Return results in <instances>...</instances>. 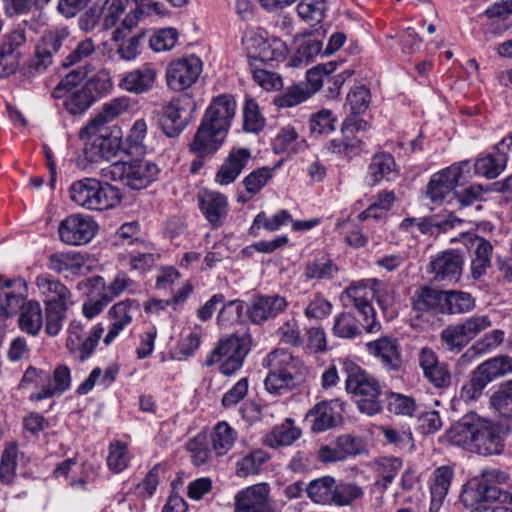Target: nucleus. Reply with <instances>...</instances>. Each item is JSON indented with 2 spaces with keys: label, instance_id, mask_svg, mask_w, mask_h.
<instances>
[{
  "label": "nucleus",
  "instance_id": "63",
  "mask_svg": "<svg viewBox=\"0 0 512 512\" xmlns=\"http://www.w3.org/2000/svg\"><path fill=\"white\" fill-rule=\"evenodd\" d=\"M265 125V120L254 99H247L243 107V129L248 133H258Z\"/></svg>",
  "mask_w": 512,
  "mask_h": 512
},
{
  "label": "nucleus",
  "instance_id": "50",
  "mask_svg": "<svg viewBox=\"0 0 512 512\" xmlns=\"http://www.w3.org/2000/svg\"><path fill=\"white\" fill-rule=\"evenodd\" d=\"M270 459L268 453L261 449H256L244 455L237 460L235 472L238 477H247L260 472L263 465Z\"/></svg>",
  "mask_w": 512,
  "mask_h": 512
},
{
  "label": "nucleus",
  "instance_id": "10",
  "mask_svg": "<svg viewBox=\"0 0 512 512\" xmlns=\"http://www.w3.org/2000/svg\"><path fill=\"white\" fill-rule=\"evenodd\" d=\"M196 103L188 94L180 95L169 101L164 107L161 125L166 136L179 135L193 118Z\"/></svg>",
  "mask_w": 512,
  "mask_h": 512
},
{
  "label": "nucleus",
  "instance_id": "14",
  "mask_svg": "<svg viewBox=\"0 0 512 512\" xmlns=\"http://www.w3.org/2000/svg\"><path fill=\"white\" fill-rule=\"evenodd\" d=\"M373 288H370L365 281L351 283L344 291L345 297L357 310L361 319H363V327L367 333L378 332L381 328L380 323L376 320V313L370 303L373 296Z\"/></svg>",
  "mask_w": 512,
  "mask_h": 512
},
{
  "label": "nucleus",
  "instance_id": "42",
  "mask_svg": "<svg viewBox=\"0 0 512 512\" xmlns=\"http://www.w3.org/2000/svg\"><path fill=\"white\" fill-rule=\"evenodd\" d=\"M475 308V299L468 292L447 290L443 294L442 314L468 313Z\"/></svg>",
  "mask_w": 512,
  "mask_h": 512
},
{
  "label": "nucleus",
  "instance_id": "22",
  "mask_svg": "<svg viewBox=\"0 0 512 512\" xmlns=\"http://www.w3.org/2000/svg\"><path fill=\"white\" fill-rule=\"evenodd\" d=\"M462 237L464 244L473 249L470 266L471 275L473 279H480L491 266L493 246L485 238L472 233H465Z\"/></svg>",
  "mask_w": 512,
  "mask_h": 512
},
{
  "label": "nucleus",
  "instance_id": "20",
  "mask_svg": "<svg viewBox=\"0 0 512 512\" xmlns=\"http://www.w3.org/2000/svg\"><path fill=\"white\" fill-rule=\"evenodd\" d=\"M38 294L43 298L45 307L72 305V294L58 279L48 273L35 278Z\"/></svg>",
  "mask_w": 512,
  "mask_h": 512
},
{
  "label": "nucleus",
  "instance_id": "52",
  "mask_svg": "<svg viewBox=\"0 0 512 512\" xmlns=\"http://www.w3.org/2000/svg\"><path fill=\"white\" fill-rule=\"evenodd\" d=\"M287 46L284 41L277 37H271L262 42L259 46L258 52L253 56V62L269 63L273 61H280L285 57Z\"/></svg>",
  "mask_w": 512,
  "mask_h": 512
},
{
  "label": "nucleus",
  "instance_id": "54",
  "mask_svg": "<svg viewBox=\"0 0 512 512\" xmlns=\"http://www.w3.org/2000/svg\"><path fill=\"white\" fill-rule=\"evenodd\" d=\"M131 460V454L126 443L113 441L109 445L107 466L114 473H120L125 470Z\"/></svg>",
  "mask_w": 512,
  "mask_h": 512
},
{
  "label": "nucleus",
  "instance_id": "8",
  "mask_svg": "<svg viewBox=\"0 0 512 512\" xmlns=\"http://www.w3.org/2000/svg\"><path fill=\"white\" fill-rule=\"evenodd\" d=\"M508 474L499 469L484 470L479 480L468 483L461 494V501L465 506H473L480 501H508L512 504V493H502L495 484H503L508 481Z\"/></svg>",
  "mask_w": 512,
  "mask_h": 512
},
{
  "label": "nucleus",
  "instance_id": "41",
  "mask_svg": "<svg viewBox=\"0 0 512 512\" xmlns=\"http://www.w3.org/2000/svg\"><path fill=\"white\" fill-rule=\"evenodd\" d=\"M147 123L143 118L137 119L131 126L125 139L122 138L123 153L128 156H142L146 152L144 143L147 135Z\"/></svg>",
  "mask_w": 512,
  "mask_h": 512
},
{
  "label": "nucleus",
  "instance_id": "40",
  "mask_svg": "<svg viewBox=\"0 0 512 512\" xmlns=\"http://www.w3.org/2000/svg\"><path fill=\"white\" fill-rule=\"evenodd\" d=\"M237 439V431L228 422H218L210 437L212 450L217 456H224L233 448Z\"/></svg>",
  "mask_w": 512,
  "mask_h": 512
},
{
  "label": "nucleus",
  "instance_id": "5",
  "mask_svg": "<svg viewBox=\"0 0 512 512\" xmlns=\"http://www.w3.org/2000/svg\"><path fill=\"white\" fill-rule=\"evenodd\" d=\"M85 76L83 69L72 70L52 91V97L62 100V105L72 115L84 113L95 100Z\"/></svg>",
  "mask_w": 512,
  "mask_h": 512
},
{
  "label": "nucleus",
  "instance_id": "26",
  "mask_svg": "<svg viewBox=\"0 0 512 512\" xmlns=\"http://www.w3.org/2000/svg\"><path fill=\"white\" fill-rule=\"evenodd\" d=\"M287 305L286 299L279 295L257 296L252 299L246 312L252 323L262 324L283 312Z\"/></svg>",
  "mask_w": 512,
  "mask_h": 512
},
{
  "label": "nucleus",
  "instance_id": "2",
  "mask_svg": "<svg viewBox=\"0 0 512 512\" xmlns=\"http://www.w3.org/2000/svg\"><path fill=\"white\" fill-rule=\"evenodd\" d=\"M262 366L268 369L264 379L265 388L275 395L292 390L300 381L304 369L302 362L285 349H275L268 353Z\"/></svg>",
  "mask_w": 512,
  "mask_h": 512
},
{
  "label": "nucleus",
  "instance_id": "51",
  "mask_svg": "<svg viewBox=\"0 0 512 512\" xmlns=\"http://www.w3.org/2000/svg\"><path fill=\"white\" fill-rule=\"evenodd\" d=\"M185 449L190 454L191 463L196 467L205 465L211 458L210 441L204 433H199L189 439L185 444Z\"/></svg>",
  "mask_w": 512,
  "mask_h": 512
},
{
  "label": "nucleus",
  "instance_id": "55",
  "mask_svg": "<svg viewBox=\"0 0 512 512\" xmlns=\"http://www.w3.org/2000/svg\"><path fill=\"white\" fill-rule=\"evenodd\" d=\"M322 41L314 38L305 39L290 58V65L305 66L322 52Z\"/></svg>",
  "mask_w": 512,
  "mask_h": 512
},
{
  "label": "nucleus",
  "instance_id": "53",
  "mask_svg": "<svg viewBox=\"0 0 512 512\" xmlns=\"http://www.w3.org/2000/svg\"><path fill=\"white\" fill-rule=\"evenodd\" d=\"M440 340L445 350L452 353H459L470 342L459 322L444 328Z\"/></svg>",
  "mask_w": 512,
  "mask_h": 512
},
{
  "label": "nucleus",
  "instance_id": "1",
  "mask_svg": "<svg viewBox=\"0 0 512 512\" xmlns=\"http://www.w3.org/2000/svg\"><path fill=\"white\" fill-rule=\"evenodd\" d=\"M448 437L453 444L485 456L500 454L504 448L499 426L475 413L463 416Z\"/></svg>",
  "mask_w": 512,
  "mask_h": 512
},
{
  "label": "nucleus",
  "instance_id": "64",
  "mask_svg": "<svg viewBox=\"0 0 512 512\" xmlns=\"http://www.w3.org/2000/svg\"><path fill=\"white\" fill-rule=\"evenodd\" d=\"M492 406L503 417H512V379L501 385L491 397Z\"/></svg>",
  "mask_w": 512,
  "mask_h": 512
},
{
  "label": "nucleus",
  "instance_id": "19",
  "mask_svg": "<svg viewBox=\"0 0 512 512\" xmlns=\"http://www.w3.org/2000/svg\"><path fill=\"white\" fill-rule=\"evenodd\" d=\"M2 280L0 276V319H7L17 314L25 302L27 283L22 278Z\"/></svg>",
  "mask_w": 512,
  "mask_h": 512
},
{
  "label": "nucleus",
  "instance_id": "18",
  "mask_svg": "<svg viewBox=\"0 0 512 512\" xmlns=\"http://www.w3.org/2000/svg\"><path fill=\"white\" fill-rule=\"evenodd\" d=\"M417 359L424 377L434 387L445 388L451 384L448 365L439 360L437 353L431 347H422Z\"/></svg>",
  "mask_w": 512,
  "mask_h": 512
},
{
  "label": "nucleus",
  "instance_id": "4",
  "mask_svg": "<svg viewBox=\"0 0 512 512\" xmlns=\"http://www.w3.org/2000/svg\"><path fill=\"white\" fill-rule=\"evenodd\" d=\"M70 199L84 209L95 211L111 209L120 202L116 188L94 178L75 181L70 187Z\"/></svg>",
  "mask_w": 512,
  "mask_h": 512
},
{
  "label": "nucleus",
  "instance_id": "46",
  "mask_svg": "<svg viewBox=\"0 0 512 512\" xmlns=\"http://www.w3.org/2000/svg\"><path fill=\"white\" fill-rule=\"evenodd\" d=\"M363 319L360 321L350 312H341L334 318L332 332L334 336L342 339H354L361 335Z\"/></svg>",
  "mask_w": 512,
  "mask_h": 512
},
{
  "label": "nucleus",
  "instance_id": "25",
  "mask_svg": "<svg viewBox=\"0 0 512 512\" xmlns=\"http://www.w3.org/2000/svg\"><path fill=\"white\" fill-rule=\"evenodd\" d=\"M226 136L224 133H220L219 130L201 121L189 144V150L199 159L211 156L218 151Z\"/></svg>",
  "mask_w": 512,
  "mask_h": 512
},
{
  "label": "nucleus",
  "instance_id": "15",
  "mask_svg": "<svg viewBox=\"0 0 512 512\" xmlns=\"http://www.w3.org/2000/svg\"><path fill=\"white\" fill-rule=\"evenodd\" d=\"M510 150H512V133L496 144L493 152L476 159L475 174L486 179L497 178L506 168Z\"/></svg>",
  "mask_w": 512,
  "mask_h": 512
},
{
  "label": "nucleus",
  "instance_id": "24",
  "mask_svg": "<svg viewBox=\"0 0 512 512\" xmlns=\"http://www.w3.org/2000/svg\"><path fill=\"white\" fill-rule=\"evenodd\" d=\"M138 302L133 299H126L114 304L108 311L110 327L103 339L106 346L110 345L122 331L133 321V315L138 310Z\"/></svg>",
  "mask_w": 512,
  "mask_h": 512
},
{
  "label": "nucleus",
  "instance_id": "30",
  "mask_svg": "<svg viewBox=\"0 0 512 512\" xmlns=\"http://www.w3.org/2000/svg\"><path fill=\"white\" fill-rule=\"evenodd\" d=\"M198 202L207 221L219 227L228 213L227 197L218 191L203 189L198 193Z\"/></svg>",
  "mask_w": 512,
  "mask_h": 512
},
{
  "label": "nucleus",
  "instance_id": "45",
  "mask_svg": "<svg viewBox=\"0 0 512 512\" xmlns=\"http://www.w3.org/2000/svg\"><path fill=\"white\" fill-rule=\"evenodd\" d=\"M334 487L335 479L330 476H323L310 481L305 491L312 502L330 505L333 504Z\"/></svg>",
  "mask_w": 512,
  "mask_h": 512
},
{
  "label": "nucleus",
  "instance_id": "47",
  "mask_svg": "<svg viewBox=\"0 0 512 512\" xmlns=\"http://www.w3.org/2000/svg\"><path fill=\"white\" fill-rule=\"evenodd\" d=\"M489 383L496 378L512 373V357L499 355L485 360L476 368Z\"/></svg>",
  "mask_w": 512,
  "mask_h": 512
},
{
  "label": "nucleus",
  "instance_id": "3",
  "mask_svg": "<svg viewBox=\"0 0 512 512\" xmlns=\"http://www.w3.org/2000/svg\"><path fill=\"white\" fill-rule=\"evenodd\" d=\"M86 137L84 152L91 161L97 158L110 160L123 153L122 131L117 126L109 130L101 120H92L80 131V138Z\"/></svg>",
  "mask_w": 512,
  "mask_h": 512
},
{
  "label": "nucleus",
  "instance_id": "44",
  "mask_svg": "<svg viewBox=\"0 0 512 512\" xmlns=\"http://www.w3.org/2000/svg\"><path fill=\"white\" fill-rule=\"evenodd\" d=\"M402 467L403 462L398 457H381L377 459L374 462V471L377 479L373 487H382V490H386Z\"/></svg>",
  "mask_w": 512,
  "mask_h": 512
},
{
  "label": "nucleus",
  "instance_id": "34",
  "mask_svg": "<svg viewBox=\"0 0 512 512\" xmlns=\"http://www.w3.org/2000/svg\"><path fill=\"white\" fill-rule=\"evenodd\" d=\"M158 173V167L150 161L126 163L125 185L134 190L144 189L156 180Z\"/></svg>",
  "mask_w": 512,
  "mask_h": 512
},
{
  "label": "nucleus",
  "instance_id": "57",
  "mask_svg": "<svg viewBox=\"0 0 512 512\" xmlns=\"http://www.w3.org/2000/svg\"><path fill=\"white\" fill-rule=\"evenodd\" d=\"M139 290V284L123 271L118 272L114 279L103 288L112 301L123 293L136 294Z\"/></svg>",
  "mask_w": 512,
  "mask_h": 512
},
{
  "label": "nucleus",
  "instance_id": "33",
  "mask_svg": "<svg viewBox=\"0 0 512 512\" xmlns=\"http://www.w3.org/2000/svg\"><path fill=\"white\" fill-rule=\"evenodd\" d=\"M453 478L454 471L450 466L444 465L434 470L429 480L430 512L439 511L448 495Z\"/></svg>",
  "mask_w": 512,
  "mask_h": 512
},
{
  "label": "nucleus",
  "instance_id": "23",
  "mask_svg": "<svg viewBox=\"0 0 512 512\" xmlns=\"http://www.w3.org/2000/svg\"><path fill=\"white\" fill-rule=\"evenodd\" d=\"M251 152L247 148L233 147L217 170L214 181L218 185L232 184L251 161Z\"/></svg>",
  "mask_w": 512,
  "mask_h": 512
},
{
  "label": "nucleus",
  "instance_id": "48",
  "mask_svg": "<svg viewBox=\"0 0 512 512\" xmlns=\"http://www.w3.org/2000/svg\"><path fill=\"white\" fill-rule=\"evenodd\" d=\"M396 201L393 191H381L377 194L374 202L358 215L360 221L367 219L380 220L387 216Z\"/></svg>",
  "mask_w": 512,
  "mask_h": 512
},
{
  "label": "nucleus",
  "instance_id": "9",
  "mask_svg": "<svg viewBox=\"0 0 512 512\" xmlns=\"http://www.w3.org/2000/svg\"><path fill=\"white\" fill-rule=\"evenodd\" d=\"M469 161H461L435 173L427 186V196L432 202L439 203L453 199L457 187L464 185L471 177Z\"/></svg>",
  "mask_w": 512,
  "mask_h": 512
},
{
  "label": "nucleus",
  "instance_id": "21",
  "mask_svg": "<svg viewBox=\"0 0 512 512\" xmlns=\"http://www.w3.org/2000/svg\"><path fill=\"white\" fill-rule=\"evenodd\" d=\"M342 410L343 403L339 400L322 401L308 411L306 419L311 424V430L320 433L336 426Z\"/></svg>",
  "mask_w": 512,
  "mask_h": 512
},
{
  "label": "nucleus",
  "instance_id": "38",
  "mask_svg": "<svg viewBox=\"0 0 512 512\" xmlns=\"http://www.w3.org/2000/svg\"><path fill=\"white\" fill-rule=\"evenodd\" d=\"M396 173V163L390 153L381 152L374 155L368 167L367 180L372 186L380 183L381 180H390Z\"/></svg>",
  "mask_w": 512,
  "mask_h": 512
},
{
  "label": "nucleus",
  "instance_id": "61",
  "mask_svg": "<svg viewBox=\"0 0 512 512\" xmlns=\"http://www.w3.org/2000/svg\"><path fill=\"white\" fill-rule=\"evenodd\" d=\"M178 36L172 27L156 29L149 38V47L157 53L169 51L175 46Z\"/></svg>",
  "mask_w": 512,
  "mask_h": 512
},
{
  "label": "nucleus",
  "instance_id": "29",
  "mask_svg": "<svg viewBox=\"0 0 512 512\" xmlns=\"http://www.w3.org/2000/svg\"><path fill=\"white\" fill-rule=\"evenodd\" d=\"M251 338L247 334L231 335L219 340L218 345L206 357V366H212L223 358L242 357L245 358L250 351Z\"/></svg>",
  "mask_w": 512,
  "mask_h": 512
},
{
  "label": "nucleus",
  "instance_id": "56",
  "mask_svg": "<svg viewBox=\"0 0 512 512\" xmlns=\"http://www.w3.org/2000/svg\"><path fill=\"white\" fill-rule=\"evenodd\" d=\"M274 172L275 168L264 166L253 170L244 177L242 184L250 198L257 195L268 184L273 178Z\"/></svg>",
  "mask_w": 512,
  "mask_h": 512
},
{
  "label": "nucleus",
  "instance_id": "62",
  "mask_svg": "<svg viewBox=\"0 0 512 512\" xmlns=\"http://www.w3.org/2000/svg\"><path fill=\"white\" fill-rule=\"evenodd\" d=\"M245 310V304L241 300H230L224 302L217 315V324L222 327H229L239 323Z\"/></svg>",
  "mask_w": 512,
  "mask_h": 512
},
{
  "label": "nucleus",
  "instance_id": "39",
  "mask_svg": "<svg viewBox=\"0 0 512 512\" xmlns=\"http://www.w3.org/2000/svg\"><path fill=\"white\" fill-rule=\"evenodd\" d=\"M19 316L20 329L32 336H37L43 327V314L40 303L36 300H29L21 306Z\"/></svg>",
  "mask_w": 512,
  "mask_h": 512
},
{
  "label": "nucleus",
  "instance_id": "37",
  "mask_svg": "<svg viewBox=\"0 0 512 512\" xmlns=\"http://www.w3.org/2000/svg\"><path fill=\"white\" fill-rule=\"evenodd\" d=\"M339 268L326 254H320L308 260L303 269V276L306 280H331L338 274Z\"/></svg>",
  "mask_w": 512,
  "mask_h": 512
},
{
  "label": "nucleus",
  "instance_id": "7",
  "mask_svg": "<svg viewBox=\"0 0 512 512\" xmlns=\"http://www.w3.org/2000/svg\"><path fill=\"white\" fill-rule=\"evenodd\" d=\"M73 39L66 27L47 31L36 46L35 57L31 60V72L41 73L54 63V57L63 58L64 53L72 48Z\"/></svg>",
  "mask_w": 512,
  "mask_h": 512
},
{
  "label": "nucleus",
  "instance_id": "27",
  "mask_svg": "<svg viewBox=\"0 0 512 512\" xmlns=\"http://www.w3.org/2000/svg\"><path fill=\"white\" fill-rule=\"evenodd\" d=\"M463 263L462 256L457 252H442L430 263L434 280L446 283L458 282L462 274Z\"/></svg>",
  "mask_w": 512,
  "mask_h": 512
},
{
  "label": "nucleus",
  "instance_id": "11",
  "mask_svg": "<svg viewBox=\"0 0 512 512\" xmlns=\"http://www.w3.org/2000/svg\"><path fill=\"white\" fill-rule=\"evenodd\" d=\"M103 332L104 327L97 324L86 333L84 325L73 320L67 329L66 348L75 359L83 362L94 353Z\"/></svg>",
  "mask_w": 512,
  "mask_h": 512
},
{
  "label": "nucleus",
  "instance_id": "17",
  "mask_svg": "<svg viewBox=\"0 0 512 512\" xmlns=\"http://www.w3.org/2000/svg\"><path fill=\"white\" fill-rule=\"evenodd\" d=\"M270 486L258 483L238 491L234 496V512H274L269 503Z\"/></svg>",
  "mask_w": 512,
  "mask_h": 512
},
{
  "label": "nucleus",
  "instance_id": "6",
  "mask_svg": "<svg viewBox=\"0 0 512 512\" xmlns=\"http://www.w3.org/2000/svg\"><path fill=\"white\" fill-rule=\"evenodd\" d=\"M345 385L348 393L360 397L357 400V408L362 414L374 416L381 412L379 396L382 387L376 378L354 366L348 371Z\"/></svg>",
  "mask_w": 512,
  "mask_h": 512
},
{
  "label": "nucleus",
  "instance_id": "13",
  "mask_svg": "<svg viewBox=\"0 0 512 512\" xmlns=\"http://www.w3.org/2000/svg\"><path fill=\"white\" fill-rule=\"evenodd\" d=\"M98 229L97 223L88 215L72 214L64 218L58 227L59 239L71 246L89 243Z\"/></svg>",
  "mask_w": 512,
  "mask_h": 512
},
{
  "label": "nucleus",
  "instance_id": "32",
  "mask_svg": "<svg viewBox=\"0 0 512 512\" xmlns=\"http://www.w3.org/2000/svg\"><path fill=\"white\" fill-rule=\"evenodd\" d=\"M157 79V70L150 64H144L127 72L119 82L122 90L133 94H143L150 91Z\"/></svg>",
  "mask_w": 512,
  "mask_h": 512
},
{
  "label": "nucleus",
  "instance_id": "16",
  "mask_svg": "<svg viewBox=\"0 0 512 512\" xmlns=\"http://www.w3.org/2000/svg\"><path fill=\"white\" fill-rule=\"evenodd\" d=\"M236 107L233 96L219 95L211 101L201 121L227 135L236 114Z\"/></svg>",
  "mask_w": 512,
  "mask_h": 512
},
{
  "label": "nucleus",
  "instance_id": "59",
  "mask_svg": "<svg viewBox=\"0 0 512 512\" xmlns=\"http://www.w3.org/2000/svg\"><path fill=\"white\" fill-rule=\"evenodd\" d=\"M336 118L333 112L328 109H321L313 113L309 119V128L312 136L319 137L328 135L335 130Z\"/></svg>",
  "mask_w": 512,
  "mask_h": 512
},
{
  "label": "nucleus",
  "instance_id": "43",
  "mask_svg": "<svg viewBox=\"0 0 512 512\" xmlns=\"http://www.w3.org/2000/svg\"><path fill=\"white\" fill-rule=\"evenodd\" d=\"M84 257L79 252H57L48 257L47 267L56 273H78L84 266Z\"/></svg>",
  "mask_w": 512,
  "mask_h": 512
},
{
  "label": "nucleus",
  "instance_id": "58",
  "mask_svg": "<svg viewBox=\"0 0 512 512\" xmlns=\"http://www.w3.org/2000/svg\"><path fill=\"white\" fill-rule=\"evenodd\" d=\"M70 49L71 51L59 60V65L64 68H69L85 61L95 52L96 46L91 38H85Z\"/></svg>",
  "mask_w": 512,
  "mask_h": 512
},
{
  "label": "nucleus",
  "instance_id": "28",
  "mask_svg": "<svg viewBox=\"0 0 512 512\" xmlns=\"http://www.w3.org/2000/svg\"><path fill=\"white\" fill-rule=\"evenodd\" d=\"M366 346L369 353L380 361L382 367L386 371L395 373L401 371V351L396 340L383 337L375 341L368 342Z\"/></svg>",
  "mask_w": 512,
  "mask_h": 512
},
{
  "label": "nucleus",
  "instance_id": "36",
  "mask_svg": "<svg viewBox=\"0 0 512 512\" xmlns=\"http://www.w3.org/2000/svg\"><path fill=\"white\" fill-rule=\"evenodd\" d=\"M444 291L423 286L418 288L412 296V306L418 316L425 312L442 314Z\"/></svg>",
  "mask_w": 512,
  "mask_h": 512
},
{
  "label": "nucleus",
  "instance_id": "31",
  "mask_svg": "<svg viewBox=\"0 0 512 512\" xmlns=\"http://www.w3.org/2000/svg\"><path fill=\"white\" fill-rule=\"evenodd\" d=\"M21 387L32 389L29 400L39 402L44 399L52 398L51 374L50 372L29 366L22 377Z\"/></svg>",
  "mask_w": 512,
  "mask_h": 512
},
{
  "label": "nucleus",
  "instance_id": "12",
  "mask_svg": "<svg viewBox=\"0 0 512 512\" xmlns=\"http://www.w3.org/2000/svg\"><path fill=\"white\" fill-rule=\"evenodd\" d=\"M201 72L202 61L195 55L174 59L166 67V84L172 91H184L196 83Z\"/></svg>",
  "mask_w": 512,
  "mask_h": 512
},
{
  "label": "nucleus",
  "instance_id": "35",
  "mask_svg": "<svg viewBox=\"0 0 512 512\" xmlns=\"http://www.w3.org/2000/svg\"><path fill=\"white\" fill-rule=\"evenodd\" d=\"M302 435V430L295 425L292 418H286L281 424L274 426L262 438L264 446L278 449L291 446Z\"/></svg>",
  "mask_w": 512,
  "mask_h": 512
},
{
  "label": "nucleus",
  "instance_id": "60",
  "mask_svg": "<svg viewBox=\"0 0 512 512\" xmlns=\"http://www.w3.org/2000/svg\"><path fill=\"white\" fill-rule=\"evenodd\" d=\"M311 97V92L305 85H293L274 98V104L279 108H291L297 106Z\"/></svg>",
  "mask_w": 512,
  "mask_h": 512
},
{
  "label": "nucleus",
  "instance_id": "49",
  "mask_svg": "<svg viewBox=\"0 0 512 512\" xmlns=\"http://www.w3.org/2000/svg\"><path fill=\"white\" fill-rule=\"evenodd\" d=\"M291 221L292 216L289 211L285 209L279 210L271 216L266 215L265 212H260L254 218L250 230L254 235H258L261 228L269 232H275Z\"/></svg>",
  "mask_w": 512,
  "mask_h": 512
}]
</instances>
